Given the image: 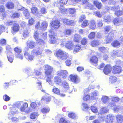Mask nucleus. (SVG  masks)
Masks as SVG:
<instances>
[{"label": "nucleus", "mask_w": 123, "mask_h": 123, "mask_svg": "<svg viewBox=\"0 0 123 123\" xmlns=\"http://www.w3.org/2000/svg\"><path fill=\"white\" fill-rule=\"evenodd\" d=\"M46 76L47 77V78L46 80V81L48 82L49 84L52 85V82L51 81V75Z\"/></svg>", "instance_id": "5fc2aeb1"}, {"label": "nucleus", "mask_w": 123, "mask_h": 123, "mask_svg": "<svg viewBox=\"0 0 123 123\" xmlns=\"http://www.w3.org/2000/svg\"><path fill=\"white\" fill-rule=\"evenodd\" d=\"M109 80L112 83H114L117 80V78L115 76H111L109 78Z\"/></svg>", "instance_id": "a18cd8bd"}, {"label": "nucleus", "mask_w": 123, "mask_h": 123, "mask_svg": "<svg viewBox=\"0 0 123 123\" xmlns=\"http://www.w3.org/2000/svg\"><path fill=\"white\" fill-rule=\"evenodd\" d=\"M61 44L65 46L66 48L69 49H72L74 47L71 42L67 41L65 42L63 41L61 43Z\"/></svg>", "instance_id": "0eeeda50"}, {"label": "nucleus", "mask_w": 123, "mask_h": 123, "mask_svg": "<svg viewBox=\"0 0 123 123\" xmlns=\"http://www.w3.org/2000/svg\"><path fill=\"white\" fill-rule=\"evenodd\" d=\"M88 23V21L87 20H85L83 22V23H82L81 25V26L83 28L87 26Z\"/></svg>", "instance_id": "13d9d810"}, {"label": "nucleus", "mask_w": 123, "mask_h": 123, "mask_svg": "<svg viewBox=\"0 0 123 123\" xmlns=\"http://www.w3.org/2000/svg\"><path fill=\"white\" fill-rule=\"evenodd\" d=\"M110 98L109 97L103 95L101 99V100L103 103L106 104L107 103Z\"/></svg>", "instance_id": "412c9836"}, {"label": "nucleus", "mask_w": 123, "mask_h": 123, "mask_svg": "<svg viewBox=\"0 0 123 123\" xmlns=\"http://www.w3.org/2000/svg\"><path fill=\"white\" fill-rule=\"evenodd\" d=\"M39 31H35L34 33V37L36 40L38 39L37 38L39 36V35H40L41 32V31H40V33H39Z\"/></svg>", "instance_id": "49530a36"}, {"label": "nucleus", "mask_w": 123, "mask_h": 123, "mask_svg": "<svg viewBox=\"0 0 123 123\" xmlns=\"http://www.w3.org/2000/svg\"><path fill=\"white\" fill-rule=\"evenodd\" d=\"M49 111V109L48 108H43L41 110V111L43 113L48 112Z\"/></svg>", "instance_id": "052dcab7"}, {"label": "nucleus", "mask_w": 123, "mask_h": 123, "mask_svg": "<svg viewBox=\"0 0 123 123\" xmlns=\"http://www.w3.org/2000/svg\"><path fill=\"white\" fill-rule=\"evenodd\" d=\"M25 71L28 73V76H33L34 74L37 76H39L41 75L42 74L41 72L39 70L35 69L34 73L31 72V69L29 68L25 69Z\"/></svg>", "instance_id": "7ed1b4c3"}, {"label": "nucleus", "mask_w": 123, "mask_h": 123, "mask_svg": "<svg viewBox=\"0 0 123 123\" xmlns=\"http://www.w3.org/2000/svg\"><path fill=\"white\" fill-rule=\"evenodd\" d=\"M36 40V43L39 45H43L44 43V41L41 39H37Z\"/></svg>", "instance_id": "4c0bfd02"}, {"label": "nucleus", "mask_w": 123, "mask_h": 123, "mask_svg": "<svg viewBox=\"0 0 123 123\" xmlns=\"http://www.w3.org/2000/svg\"><path fill=\"white\" fill-rule=\"evenodd\" d=\"M67 10L64 6H61L59 8V11L62 13H66Z\"/></svg>", "instance_id": "c9c22d12"}, {"label": "nucleus", "mask_w": 123, "mask_h": 123, "mask_svg": "<svg viewBox=\"0 0 123 123\" xmlns=\"http://www.w3.org/2000/svg\"><path fill=\"white\" fill-rule=\"evenodd\" d=\"M100 111L102 114H104L108 111V109L105 107H103L101 108Z\"/></svg>", "instance_id": "c03bdc74"}, {"label": "nucleus", "mask_w": 123, "mask_h": 123, "mask_svg": "<svg viewBox=\"0 0 123 123\" xmlns=\"http://www.w3.org/2000/svg\"><path fill=\"white\" fill-rule=\"evenodd\" d=\"M40 35L42 36V38L44 40L47 39V33L46 32H44L43 33V32L41 33Z\"/></svg>", "instance_id": "ea45409f"}, {"label": "nucleus", "mask_w": 123, "mask_h": 123, "mask_svg": "<svg viewBox=\"0 0 123 123\" xmlns=\"http://www.w3.org/2000/svg\"><path fill=\"white\" fill-rule=\"evenodd\" d=\"M55 82L57 84L60 85L62 83V80L61 78L58 76L55 77Z\"/></svg>", "instance_id": "bb28decb"}, {"label": "nucleus", "mask_w": 123, "mask_h": 123, "mask_svg": "<svg viewBox=\"0 0 123 123\" xmlns=\"http://www.w3.org/2000/svg\"><path fill=\"white\" fill-rule=\"evenodd\" d=\"M38 115V114L37 113H33L30 115V117L31 119H35L37 116Z\"/></svg>", "instance_id": "8fccbe9b"}, {"label": "nucleus", "mask_w": 123, "mask_h": 123, "mask_svg": "<svg viewBox=\"0 0 123 123\" xmlns=\"http://www.w3.org/2000/svg\"><path fill=\"white\" fill-rule=\"evenodd\" d=\"M7 55L8 61L11 63H12L14 58L13 54L12 52H10L8 53H7Z\"/></svg>", "instance_id": "6ab92c4d"}, {"label": "nucleus", "mask_w": 123, "mask_h": 123, "mask_svg": "<svg viewBox=\"0 0 123 123\" xmlns=\"http://www.w3.org/2000/svg\"><path fill=\"white\" fill-rule=\"evenodd\" d=\"M90 61L93 63H96L98 61V58L96 56H93L90 59Z\"/></svg>", "instance_id": "72a5a7b5"}, {"label": "nucleus", "mask_w": 123, "mask_h": 123, "mask_svg": "<svg viewBox=\"0 0 123 123\" xmlns=\"http://www.w3.org/2000/svg\"><path fill=\"white\" fill-rule=\"evenodd\" d=\"M33 55L32 54V51H31V55H29L28 56V55L27 56L25 57H25L26 59H28L29 60H33L34 58V55Z\"/></svg>", "instance_id": "37998d69"}, {"label": "nucleus", "mask_w": 123, "mask_h": 123, "mask_svg": "<svg viewBox=\"0 0 123 123\" xmlns=\"http://www.w3.org/2000/svg\"><path fill=\"white\" fill-rule=\"evenodd\" d=\"M56 56L63 60H65L69 57L68 54L66 52L59 50L56 53Z\"/></svg>", "instance_id": "f03ea898"}, {"label": "nucleus", "mask_w": 123, "mask_h": 123, "mask_svg": "<svg viewBox=\"0 0 123 123\" xmlns=\"http://www.w3.org/2000/svg\"><path fill=\"white\" fill-rule=\"evenodd\" d=\"M31 106L33 109H35L37 108V105L34 102H32L31 104Z\"/></svg>", "instance_id": "bf43d9fd"}, {"label": "nucleus", "mask_w": 123, "mask_h": 123, "mask_svg": "<svg viewBox=\"0 0 123 123\" xmlns=\"http://www.w3.org/2000/svg\"><path fill=\"white\" fill-rule=\"evenodd\" d=\"M114 116L112 114H108L105 120L106 123H112L113 120Z\"/></svg>", "instance_id": "ddd939ff"}, {"label": "nucleus", "mask_w": 123, "mask_h": 123, "mask_svg": "<svg viewBox=\"0 0 123 123\" xmlns=\"http://www.w3.org/2000/svg\"><path fill=\"white\" fill-rule=\"evenodd\" d=\"M63 21L64 24L68 25H75V23L73 20H69L67 19H65L63 20Z\"/></svg>", "instance_id": "dca6fc26"}, {"label": "nucleus", "mask_w": 123, "mask_h": 123, "mask_svg": "<svg viewBox=\"0 0 123 123\" xmlns=\"http://www.w3.org/2000/svg\"><path fill=\"white\" fill-rule=\"evenodd\" d=\"M90 28L91 29L94 30L95 29L96 27L95 21L94 20H92L91 21Z\"/></svg>", "instance_id": "a878e982"}, {"label": "nucleus", "mask_w": 123, "mask_h": 123, "mask_svg": "<svg viewBox=\"0 0 123 123\" xmlns=\"http://www.w3.org/2000/svg\"><path fill=\"white\" fill-rule=\"evenodd\" d=\"M6 49L7 50V53H8L10 52H11L12 49L11 48L10 46L7 45L6 46Z\"/></svg>", "instance_id": "e2e57ef3"}, {"label": "nucleus", "mask_w": 123, "mask_h": 123, "mask_svg": "<svg viewBox=\"0 0 123 123\" xmlns=\"http://www.w3.org/2000/svg\"><path fill=\"white\" fill-rule=\"evenodd\" d=\"M95 16H97L99 18H101L102 17V15L99 11H96L94 12Z\"/></svg>", "instance_id": "338daca9"}, {"label": "nucleus", "mask_w": 123, "mask_h": 123, "mask_svg": "<svg viewBox=\"0 0 123 123\" xmlns=\"http://www.w3.org/2000/svg\"><path fill=\"white\" fill-rule=\"evenodd\" d=\"M60 22L57 20L53 21L50 23L51 29L55 30L57 29L60 26Z\"/></svg>", "instance_id": "39448f33"}, {"label": "nucleus", "mask_w": 123, "mask_h": 123, "mask_svg": "<svg viewBox=\"0 0 123 123\" xmlns=\"http://www.w3.org/2000/svg\"><path fill=\"white\" fill-rule=\"evenodd\" d=\"M114 37L113 32H110L108 35L105 37L106 42L107 43H110Z\"/></svg>", "instance_id": "6e6552de"}, {"label": "nucleus", "mask_w": 123, "mask_h": 123, "mask_svg": "<svg viewBox=\"0 0 123 123\" xmlns=\"http://www.w3.org/2000/svg\"><path fill=\"white\" fill-rule=\"evenodd\" d=\"M24 14L26 18H28L30 17L29 12L27 9H25L24 10Z\"/></svg>", "instance_id": "e433bc0d"}, {"label": "nucleus", "mask_w": 123, "mask_h": 123, "mask_svg": "<svg viewBox=\"0 0 123 123\" xmlns=\"http://www.w3.org/2000/svg\"><path fill=\"white\" fill-rule=\"evenodd\" d=\"M98 92L97 91L92 92L91 94V98L92 99L94 100L95 99V97L98 95Z\"/></svg>", "instance_id": "2f4dec72"}, {"label": "nucleus", "mask_w": 123, "mask_h": 123, "mask_svg": "<svg viewBox=\"0 0 123 123\" xmlns=\"http://www.w3.org/2000/svg\"><path fill=\"white\" fill-rule=\"evenodd\" d=\"M80 45H77L76 46H74V52H77L79 51L81 49Z\"/></svg>", "instance_id": "58836bf2"}, {"label": "nucleus", "mask_w": 123, "mask_h": 123, "mask_svg": "<svg viewBox=\"0 0 123 123\" xmlns=\"http://www.w3.org/2000/svg\"><path fill=\"white\" fill-rule=\"evenodd\" d=\"M69 11L70 13L72 14H74L76 12V10L74 8H70Z\"/></svg>", "instance_id": "6e6d98bb"}, {"label": "nucleus", "mask_w": 123, "mask_h": 123, "mask_svg": "<svg viewBox=\"0 0 123 123\" xmlns=\"http://www.w3.org/2000/svg\"><path fill=\"white\" fill-rule=\"evenodd\" d=\"M122 19L121 18H115L114 19L113 22L116 25L119 26L121 24Z\"/></svg>", "instance_id": "a211bd4d"}, {"label": "nucleus", "mask_w": 123, "mask_h": 123, "mask_svg": "<svg viewBox=\"0 0 123 123\" xmlns=\"http://www.w3.org/2000/svg\"><path fill=\"white\" fill-rule=\"evenodd\" d=\"M28 106V104L27 103H24L23 106H22L20 108V111L22 112L25 111V110L27 109Z\"/></svg>", "instance_id": "7c9ffc66"}, {"label": "nucleus", "mask_w": 123, "mask_h": 123, "mask_svg": "<svg viewBox=\"0 0 123 123\" xmlns=\"http://www.w3.org/2000/svg\"><path fill=\"white\" fill-rule=\"evenodd\" d=\"M100 42L99 41L97 40H94L91 42V44L93 47H96L100 44Z\"/></svg>", "instance_id": "b1692460"}, {"label": "nucleus", "mask_w": 123, "mask_h": 123, "mask_svg": "<svg viewBox=\"0 0 123 123\" xmlns=\"http://www.w3.org/2000/svg\"><path fill=\"white\" fill-rule=\"evenodd\" d=\"M111 17L110 16H105L104 18V21L107 22L108 23H109L111 20Z\"/></svg>", "instance_id": "473e14b6"}, {"label": "nucleus", "mask_w": 123, "mask_h": 123, "mask_svg": "<svg viewBox=\"0 0 123 123\" xmlns=\"http://www.w3.org/2000/svg\"><path fill=\"white\" fill-rule=\"evenodd\" d=\"M103 23L102 22V21L100 20H98L97 23V26L99 27H101L103 25Z\"/></svg>", "instance_id": "4d7b16f0"}, {"label": "nucleus", "mask_w": 123, "mask_h": 123, "mask_svg": "<svg viewBox=\"0 0 123 123\" xmlns=\"http://www.w3.org/2000/svg\"><path fill=\"white\" fill-rule=\"evenodd\" d=\"M91 109L92 112L94 113H97L98 111L97 107L93 106L91 107Z\"/></svg>", "instance_id": "de8ad7c7"}, {"label": "nucleus", "mask_w": 123, "mask_h": 123, "mask_svg": "<svg viewBox=\"0 0 123 123\" xmlns=\"http://www.w3.org/2000/svg\"><path fill=\"white\" fill-rule=\"evenodd\" d=\"M42 100H45L47 102H49L50 100V99L49 97H48L47 96L44 97L43 98Z\"/></svg>", "instance_id": "680f3d73"}, {"label": "nucleus", "mask_w": 123, "mask_h": 123, "mask_svg": "<svg viewBox=\"0 0 123 123\" xmlns=\"http://www.w3.org/2000/svg\"><path fill=\"white\" fill-rule=\"evenodd\" d=\"M26 45L27 47H25L24 50V55L25 57L28 55L29 49H32L34 48L36 46V44L34 41H28L26 42Z\"/></svg>", "instance_id": "f257e3e1"}, {"label": "nucleus", "mask_w": 123, "mask_h": 123, "mask_svg": "<svg viewBox=\"0 0 123 123\" xmlns=\"http://www.w3.org/2000/svg\"><path fill=\"white\" fill-rule=\"evenodd\" d=\"M49 43H54L56 42V39L54 36L55 35L54 32L51 30L49 31Z\"/></svg>", "instance_id": "423d86ee"}, {"label": "nucleus", "mask_w": 123, "mask_h": 123, "mask_svg": "<svg viewBox=\"0 0 123 123\" xmlns=\"http://www.w3.org/2000/svg\"><path fill=\"white\" fill-rule=\"evenodd\" d=\"M111 99L112 101L115 102H117L120 100V99L117 97H114L111 96Z\"/></svg>", "instance_id": "603ef678"}, {"label": "nucleus", "mask_w": 123, "mask_h": 123, "mask_svg": "<svg viewBox=\"0 0 123 123\" xmlns=\"http://www.w3.org/2000/svg\"><path fill=\"white\" fill-rule=\"evenodd\" d=\"M62 84L63 87L65 88V89L66 90V91L69 93H70V91H69V89L68 83L66 81V80H64L63 81Z\"/></svg>", "instance_id": "f3484780"}, {"label": "nucleus", "mask_w": 123, "mask_h": 123, "mask_svg": "<svg viewBox=\"0 0 123 123\" xmlns=\"http://www.w3.org/2000/svg\"><path fill=\"white\" fill-rule=\"evenodd\" d=\"M81 43L82 45H86L87 43V40L85 38H83L81 41Z\"/></svg>", "instance_id": "774afa93"}, {"label": "nucleus", "mask_w": 123, "mask_h": 123, "mask_svg": "<svg viewBox=\"0 0 123 123\" xmlns=\"http://www.w3.org/2000/svg\"><path fill=\"white\" fill-rule=\"evenodd\" d=\"M19 25L16 23L14 24L12 27V30L11 31L12 32L13 34L17 32L19 29Z\"/></svg>", "instance_id": "2eb2a0df"}, {"label": "nucleus", "mask_w": 123, "mask_h": 123, "mask_svg": "<svg viewBox=\"0 0 123 123\" xmlns=\"http://www.w3.org/2000/svg\"><path fill=\"white\" fill-rule=\"evenodd\" d=\"M31 10L32 13L38 17H40L41 15L38 12V9L37 7H33Z\"/></svg>", "instance_id": "9b49d317"}, {"label": "nucleus", "mask_w": 123, "mask_h": 123, "mask_svg": "<svg viewBox=\"0 0 123 123\" xmlns=\"http://www.w3.org/2000/svg\"><path fill=\"white\" fill-rule=\"evenodd\" d=\"M120 44V43L119 42L116 40L113 41L111 43V45L113 47H117L119 46Z\"/></svg>", "instance_id": "c85d7f7f"}, {"label": "nucleus", "mask_w": 123, "mask_h": 123, "mask_svg": "<svg viewBox=\"0 0 123 123\" xmlns=\"http://www.w3.org/2000/svg\"><path fill=\"white\" fill-rule=\"evenodd\" d=\"M23 36L25 37H27L29 34V33L27 30H26L24 31L23 33Z\"/></svg>", "instance_id": "864d4df0"}, {"label": "nucleus", "mask_w": 123, "mask_h": 123, "mask_svg": "<svg viewBox=\"0 0 123 123\" xmlns=\"http://www.w3.org/2000/svg\"><path fill=\"white\" fill-rule=\"evenodd\" d=\"M69 80L74 82H77L78 80L77 77V76L73 75H70L69 76Z\"/></svg>", "instance_id": "4be33fe9"}, {"label": "nucleus", "mask_w": 123, "mask_h": 123, "mask_svg": "<svg viewBox=\"0 0 123 123\" xmlns=\"http://www.w3.org/2000/svg\"><path fill=\"white\" fill-rule=\"evenodd\" d=\"M112 70L111 67L109 65L106 66L104 69L103 72L106 74H108Z\"/></svg>", "instance_id": "4468645a"}, {"label": "nucleus", "mask_w": 123, "mask_h": 123, "mask_svg": "<svg viewBox=\"0 0 123 123\" xmlns=\"http://www.w3.org/2000/svg\"><path fill=\"white\" fill-rule=\"evenodd\" d=\"M68 116L69 117L72 118H76L78 117L77 115L74 113H70L68 114Z\"/></svg>", "instance_id": "a19ab883"}, {"label": "nucleus", "mask_w": 123, "mask_h": 123, "mask_svg": "<svg viewBox=\"0 0 123 123\" xmlns=\"http://www.w3.org/2000/svg\"><path fill=\"white\" fill-rule=\"evenodd\" d=\"M70 122L69 121H67L64 118H61L59 121V123H68Z\"/></svg>", "instance_id": "09e8293b"}, {"label": "nucleus", "mask_w": 123, "mask_h": 123, "mask_svg": "<svg viewBox=\"0 0 123 123\" xmlns=\"http://www.w3.org/2000/svg\"><path fill=\"white\" fill-rule=\"evenodd\" d=\"M68 1V0H61L60 1L61 5L62 6L63 5L66 4Z\"/></svg>", "instance_id": "0e129e2a"}, {"label": "nucleus", "mask_w": 123, "mask_h": 123, "mask_svg": "<svg viewBox=\"0 0 123 123\" xmlns=\"http://www.w3.org/2000/svg\"><path fill=\"white\" fill-rule=\"evenodd\" d=\"M81 36L78 34H75L74 36V40L75 42H78L81 39Z\"/></svg>", "instance_id": "393cba45"}, {"label": "nucleus", "mask_w": 123, "mask_h": 123, "mask_svg": "<svg viewBox=\"0 0 123 123\" xmlns=\"http://www.w3.org/2000/svg\"><path fill=\"white\" fill-rule=\"evenodd\" d=\"M95 34L94 32H91L88 36L89 38L91 39H93L95 37Z\"/></svg>", "instance_id": "79ce46f5"}, {"label": "nucleus", "mask_w": 123, "mask_h": 123, "mask_svg": "<svg viewBox=\"0 0 123 123\" xmlns=\"http://www.w3.org/2000/svg\"><path fill=\"white\" fill-rule=\"evenodd\" d=\"M44 67L46 76L50 75L53 69V68L48 65H44Z\"/></svg>", "instance_id": "20e7f679"}, {"label": "nucleus", "mask_w": 123, "mask_h": 123, "mask_svg": "<svg viewBox=\"0 0 123 123\" xmlns=\"http://www.w3.org/2000/svg\"><path fill=\"white\" fill-rule=\"evenodd\" d=\"M3 99L5 101H7L10 100V98L9 96L6 94L3 96Z\"/></svg>", "instance_id": "69168bd1"}, {"label": "nucleus", "mask_w": 123, "mask_h": 123, "mask_svg": "<svg viewBox=\"0 0 123 123\" xmlns=\"http://www.w3.org/2000/svg\"><path fill=\"white\" fill-rule=\"evenodd\" d=\"M73 32L72 29H65L64 30L63 33L65 36L68 37L73 33Z\"/></svg>", "instance_id": "f8f14e48"}, {"label": "nucleus", "mask_w": 123, "mask_h": 123, "mask_svg": "<svg viewBox=\"0 0 123 123\" xmlns=\"http://www.w3.org/2000/svg\"><path fill=\"white\" fill-rule=\"evenodd\" d=\"M6 6L8 9H12L14 6V4L12 3L9 2L6 4Z\"/></svg>", "instance_id": "f704fd0d"}, {"label": "nucleus", "mask_w": 123, "mask_h": 123, "mask_svg": "<svg viewBox=\"0 0 123 123\" xmlns=\"http://www.w3.org/2000/svg\"><path fill=\"white\" fill-rule=\"evenodd\" d=\"M122 67L120 66H114L112 71L113 73L114 74L120 73L122 70Z\"/></svg>", "instance_id": "9d476101"}, {"label": "nucleus", "mask_w": 123, "mask_h": 123, "mask_svg": "<svg viewBox=\"0 0 123 123\" xmlns=\"http://www.w3.org/2000/svg\"><path fill=\"white\" fill-rule=\"evenodd\" d=\"M48 26V23L46 22H43L42 24V26L40 28L42 30H44L46 29Z\"/></svg>", "instance_id": "cd10ccee"}, {"label": "nucleus", "mask_w": 123, "mask_h": 123, "mask_svg": "<svg viewBox=\"0 0 123 123\" xmlns=\"http://www.w3.org/2000/svg\"><path fill=\"white\" fill-rule=\"evenodd\" d=\"M52 91L55 93L58 94L60 93V90L57 88H56L55 86H54L52 89Z\"/></svg>", "instance_id": "3c124183"}, {"label": "nucleus", "mask_w": 123, "mask_h": 123, "mask_svg": "<svg viewBox=\"0 0 123 123\" xmlns=\"http://www.w3.org/2000/svg\"><path fill=\"white\" fill-rule=\"evenodd\" d=\"M116 119L118 123H122L123 121V116L117 115L116 116Z\"/></svg>", "instance_id": "5701e85b"}, {"label": "nucleus", "mask_w": 123, "mask_h": 123, "mask_svg": "<svg viewBox=\"0 0 123 123\" xmlns=\"http://www.w3.org/2000/svg\"><path fill=\"white\" fill-rule=\"evenodd\" d=\"M43 49H40L38 50L35 51V49H33L32 51V54L33 55H41L42 53V52Z\"/></svg>", "instance_id": "aec40b11"}, {"label": "nucleus", "mask_w": 123, "mask_h": 123, "mask_svg": "<svg viewBox=\"0 0 123 123\" xmlns=\"http://www.w3.org/2000/svg\"><path fill=\"white\" fill-rule=\"evenodd\" d=\"M93 3L99 9L101 8L102 5L97 0L94 1Z\"/></svg>", "instance_id": "c756f323"}, {"label": "nucleus", "mask_w": 123, "mask_h": 123, "mask_svg": "<svg viewBox=\"0 0 123 123\" xmlns=\"http://www.w3.org/2000/svg\"><path fill=\"white\" fill-rule=\"evenodd\" d=\"M57 74L58 75L62 76L63 78H66L68 73L66 70H62L58 71L57 72Z\"/></svg>", "instance_id": "1a4fd4ad"}]
</instances>
